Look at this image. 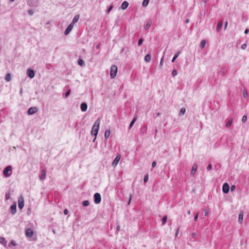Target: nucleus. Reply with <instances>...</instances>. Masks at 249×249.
Masks as SVG:
<instances>
[{
	"instance_id": "1",
	"label": "nucleus",
	"mask_w": 249,
	"mask_h": 249,
	"mask_svg": "<svg viewBox=\"0 0 249 249\" xmlns=\"http://www.w3.org/2000/svg\"><path fill=\"white\" fill-rule=\"evenodd\" d=\"M100 124V118H98L97 120L94 123L92 130L91 131V134L92 135H94L95 137H96L99 129Z\"/></svg>"
},
{
	"instance_id": "2",
	"label": "nucleus",
	"mask_w": 249,
	"mask_h": 249,
	"mask_svg": "<svg viewBox=\"0 0 249 249\" xmlns=\"http://www.w3.org/2000/svg\"><path fill=\"white\" fill-rule=\"evenodd\" d=\"M118 71V68L115 65H112L110 70V76L111 78H114L117 74Z\"/></svg>"
},
{
	"instance_id": "3",
	"label": "nucleus",
	"mask_w": 249,
	"mask_h": 249,
	"mask_svg": "<svg viewBox=\"0 0 249 249\" xmlns=\"http://www.w3.org/2000/svg\"><path fill=\"white\" fill-rule=\"evenodd\" d=\"M12 167L11 166H7L3 171V174L5 178H8L12 175Z\"/></svg>"
},
{
	"instance_id": "4",
	"label": "nucleus",
	"mask_w": 249,
	"mask_h": 249,
	"mask_svg": "<svg viewBox=\"0 0 249 249\" xmlns=\"http://www.w3.org/2000/svg\"><path fill=\"white\" fill-rule=\"evenodd\" d=\"M94 201L95 204H99L101 201V196L99 193H96L94 195Z\"/></svg>"
},
{
	"instance_id": "5",
	"label": "nucleus",
	"mask_w": 249,
	"mask_h": 249,
	"mask_svg": "<svg viewBox=\"0 0 249 249\" xmlns=\"http://www.w3.org/2000/svg\"><path fill=\"white\" fill-rule=\"evenodd\" d=\"M18 205L20 209H22L24 206V199L22 196H20L18 199Z\"/></svg>"
},
{
	"instance_id": "6",
	"label": "nucleus",
	"mask_w": 249,
	"mask_h": 249,
	"mask_svg": "<svg viewBox=\"0 0 249 249\" xmlns=\"http://www.w3.org/2000/svg\"><path fill=\"white\" fill-rule=\"evenodd\" d=\"M27 74L30 78H33L35 77V73L33 70L29 68L27 70Z\"/></svg>"
},
{
	"instance_id": "7",
	"label": "nucleus",
	"mask_w": 249,
	"mask_h": 249,
	"mask_svg": "<svg viewBox=\"0 0 249 249\" xmlns=\"http://www.w3.org/2000/svg\"><path fill=\"white\" fill-rule=\"evenodd\" d=\"M37 108L36 107H31L28 110V114L29 115H33L37 111Z\"/></svg>"
},
{
	"instance_id": "8",
	"label": "nucleus",
	"mask_w": 249,
	"mask_h": 249,
	"mask_svg": "<svg viewBox=\"0 0 249 249\" xmlns=\"http://www.w3.org/2000/svg\"><path fill=\"white\" fill-rule=\"evenodd\" d=\"M121 159V156L120 155H117L114 160L112 162V165L113 167H116L119 162L120 160Z\"/></svg>"
},
{
	"instance_id": "9",
	"label": "nucleus",
	"mask_w": 249,
	"mask_h": 249,
	"mask_svg": "<svg viewBox=\"0 0 249 249\" xmlns=\"http://www.w3.org/2000/svg\"><path fill=\"white\" fill-rule=\"evenodd\" d=\"M73 24L71 23L68 27L66 28V29L65 31L64 34L65 35L67 36L69 34V33L71 32L72 29L73 28Z\"/></svg>"
},
{
	"instance_id": "10",
	"label": "nucleus",
	"mask_w": 249,
	"mask_h": 249,
	"mask_svg": "<svg viewBox=\"0 0 249 249\" xmlns=\"http://www.w3.org/2000/svg\"><path fill=\"white\" fill-rule=\"evenodd\" d=\"M229 185L227 183H225L222 187V191L224 193L227 194L229 191Z\"/></svg>"
},
{
	"instance_id": "11",
	"label": "nucleus",
	"mask_w": 249,
	"mask_h": 249,
	"mask_svg": "<svg viewBox=\"0 0 249 249\" xmlns=\"http://www.w3.org/2000/svg\"><path fill=\"white\" fill-rule=\"evenodd\" d=\"M34 232L33 230L30 228L27 229L25 231V235L28 237H31L33 236Z\"/></svg>"
},
{
	"instance_id": "12",
	"label": "nucleus",
	"mask_w": 249,
	"mask_h": 249,
	"mask_svg": "<svg viewBox=\"0 0 249 249\" xmlns=\"http://www.w3.org/2000/svg\"><path fill=\"white\" fill-rule=\"evenodd\" d=\"M0 244H1L4 247H7V242L5 238L3 237L0 236Z\"/></svg>"
},
{
	"instance_id": "13",
	"label": "nucleus",
	"mask_w": 249,
	"mask_h": 249,
	"mask_svg": "<svg viewBox=\"0 0 249 249\" xmlns=\"http://www.w3.org/2000/svg\"><path fill=\"white\" fill-rule=\"evenodd\" d=\"M128 5H129V3H128V2L127 1H124L122 3V5H121V7H120V8L122 9V10H124L126 9L128 7Z\"/></svg>"
},
{
	"instance_id": "14",
	"label": "nucleus",
	"mask_w": 249,
	"mask_h": 249,
	"mask_svg": "<svg viewBox=\"0 0 249 249\" xmlns=\"http://www.w3.org/2000/svg\"><path fill=\"white\" fill-rule=\"evenodd\" d=\"M16 212H17V206H16V204L15 203L11 206V212L12 213V214H14L16 213Z\"/></svg>"
},
{
	"instance_id": "15",
	"label": "nucleus",
	"mask_w": 249,
	"mask_h": 249,
	"mask_svg": "<svg viewBox=\"0 0 249 249\" xmlns=\"http://www.w3.org/2000/svg\"><path fill=\"white\" fill-rule=\"evenodd\" d=\"M81 109L82 111L85 112L87 110L88 106L86 103H83L81 104Z\"/></svg>"
},
{
	"instance_id": "16",
	"label": "nucleus",
	"mask_w": 249,
	"mask_h": 249,
	"mask_svg": "<svg viewBox=\"0 0 249 249\" xmlns=\"http://www.w3.org/2000/svg\"><path fill=\"white\" fill-rule=\"evenodd\" d=\"M79 18L80 16L79 15H76L73 18L72 21L71 23L73 24V25H74V24L76 23L78 21Z\"/></svg>"
},
{
	"instance_id": "17",
	"label": "nucleus",
	"mask_w": 249,
	"mask_h": 249,
	"mask_svg": "<svg viewBox=\"0 0 249 249\" xmlns=\"http://www.w3.org/2000/svg\"><path fill=\"white\" fill-rule=\"evenodd\" d=\"M197 169V166L196 164H194L192 168L191 174L194 175L196 173Z\"/></svg>"
},
{
	"instance_id": "18",
	"label": "nucleus",
	"mask_w": 249,
	"mask_h": 249,
	"mask_svg": "<svg viewBox=\"0 0 249 249\" xmlns=\"http://www.w3.org/2000/svg\"><path fill=\"white\" fill-rule=\"evenodd\" d=\"M46 174V172L45 170H43L42 171L41 175L39 178L40 180H43L45 178Z\"/></svg>"
},
{
	"instance_id": "19",
	"label": "nucleus",
	"mask_w": 249,
	"mask_h": 249,
	"mask_svg": "<svg viewBox=\"0 0 249 249\" xmlns=\"http://www.w3.org/2000/svg\"><path fill=\"white\" fill-rule=\"evenodd\" d=\"M222 25H223V21H220L218 22V23L217 24V26L216 27V31L217 32H219L220 30V29H221V27L222 26Z\"/></svg>"
},
{
	"instance_id": "20",
	"label": "nucleus",
	"mask_w": 249,
	"mask_h": 249,
	"mask_svg": "<svg viewBox=\"0 0 249 249\" xmlns=\"http://www.w3.org/2000/svg\"><path fill=\"white\" fill-rule=\"evenodd\" d=\"M232 124V119H231L229 120L228 122L226 124L225 126L227 128H229L231 126Z\"/></svg>"
},
{
	"instance_id": "21",
	"label": "nucleus",
	"mask_w": 249,
	"mask_h": 249,
	"mask_svg": "<svg viewBox=\"0 0 249 249\" xmlns=\"http://www.w3.org/2000/svg\"><path fill=\"white\" fill-rule=\"evenodd\" d=\"M238 221L240 224H242L243 221V214L240 213L238 216Z\"/></svg>"
},
{
	"instance_id": "22",
	"label": "nucleus",
	"mask_w": 249,
	"mask_h": 249,
	"mask_svg": "<svg viewBox=\"0 0 249 249\" xmlns=\"http://www.w3.org/2000/svg\"><path fill=\"white\" fill-rule=\"evenodd\" d=\"M151 55L149 54H147L144 57V60L146 62H149L151 60Z\"/></svg>"
},
{
	"instance_id": "23",
	"label": "nucleus",
	"mask_w": 249,
	"mask_h": 249,
	"mask_svg": "<svg viewBox=\"0 0 249 249\" xmlns=\"http://www.w3.org/2000/svg\"><path fill=\"white\" fill-rule=\"evenodd\" d=\"M110 135V131L109 130H106L105 132V137L106 139H108Z\"/></svg>"
},
{
	"instance_id": "24",
	"label": "nucleus",
	"mask_w": 249,
	"mask_h": 249,
	"mask_svg": "<svg viewBox=\"0 0 249 249\" xmlns=\"http://www.w3.org/2000/svg\"><path fill=\"white\" fill-rule=\"evenodd\" d=\"M206 42L205 40H202L200 43V47L202 49L204 48L206 45Z\"/></svg>"
},
{
	"instance_id": "25",
	"label": "nucleus",
	"mask_w": 249,
	"mask_h": 249,
	"mask_svg": "<svg viewBox=\"0 0 249 249\" xmlns=\"http://www.w3.org/2000/svg\"><path fill=\"white\" fill-rule=\"evenodd\" d=\"M151 22L150 21H148L144 27L145 29V30L149 29L151 26Z\"/></svg>"
},
{
	"instance_id": "26",
	"label": "nucleus",
	"mask_w": 249,
	"mask_h": 249,
	"mask_svg": "<svg viewBox=\"0 0 249 249\" xmlns=\"http://www.w3.org/2000/svg\"><path fill=\"white\" fill-rule=\"evenodd\" d=\"M5 80L7 81H11V74L10 73H8L6 74V76H5Z\"/></svg>"
},
{
	"instance_id": "27",
	"label": "nucleus",
	"mask_w": 249,
	"mask_h": 249,
	"mask_svg": "<svg viewBox=\"0 0 249 249\" xmlns=\"http://www.w3.org/2000/svg\"><path fill=\"white\" fill-rule=\"evenodd\" d=\"M180 54V52H178L177 53H176L174 56L173 57L172 60V62H175V60L177 58V57L179 56Z\"/></svg>"
},
{
	"instance_id": "28",
	"label": "nucleus",
	"mask_w": 249,
	"mask_h": 249,
	"mask_svg": "<svg viewBox=\"0 0 249 249\" xmlns=\"http://www.w3.org/2000/svg\"><path fill=\"white\" fill-rule=\"evenodd\" d=\"M186 111V109L185 108H181L179 111V115H183Z\"/></svg>"
},
{
	"instance_id": "29",
	"label": "nucleus",
	"mask_w": 249,
	"mask_h": 249,
	"mask_svg": "<svg viewBox=\"0 0 249 249\" xmlns=\"http://www.w3.org/2000/svg\"><path fill=\"white\" fill-rule=\"evenodd\" d=\"M149 3L148 0H144L142 2V5L143 7H146Z\"/></svg>"
},
{
	"instance_id": "30",
	"label": "nucleus",
	"mask_w": 249,
	"mask_h": 249,
	"mask_svg": "<svg viewBox=\"0 0 249 249\" xmlns=\"http://www.w3.org/2000/svg\"><path fill=\"white\" fill-rule=\"evenodd\" d=\"M136 120V118H133V119L132 120V121H131V122L130 123V124H129V128H131L132 127V126L135 123Z\"/></svg>"
},
{
	"instance_id": "31",
	"label": "nucleus",
	"mask_w": 249,
	"mask_h": 249,
	"mask_svg": "<svg viewBox=\"0 0 249 249\" xmlns=\"http://www.w3.org/2000/svg\"><path fill=\"white\" fill-rule=\"evenodd\" d=\"M82 204L84 206H88L89 204V202L88 200H85L83 201Z\"/></svg>"
},
{
	"instance_id": "32",
	"label": "nucleus",
	"mask_w": 249,
	"mask_h": 249,
	"mask_svg": "<svg viewBox=\"0 0 249 249\" xmlns=\"http://www.w3.org/2000/svg\"><path fill=\"white\" fill-rule=\"evenodd\" d=\"M78 64L80 66H83L84 65V62L82 59H79L78 60Z\"/></svg>"
},
{
	"instance_id": "33",
	"label": "nucleus",
	"mask_w": 249,
	"mask_h": 249,
	"mask_svg": "<svg viewBox=\"0 0 249 249\" xmlns=\"http://www.w3.org/2000/svg\"><path fill=\"white\" fill-rule=\"evenodd\" d=\"M167 216L166 215L164 216L162 219V225H163L167 221Z\"/></svg>"
},
{
	"instance_id": "34",
	"label": "nucleus",
	"mask_w": 249,
	"mask_h": 249,
	"mask_svg": "<svg viewBox=\"0 0 249 249\" xmlns=\"http://www.w3.org/2000/svg\"><path fill=\"white\" fill-rule=\"evenodd\" d=\"M243 94L244 98H247L248 96V92L246 89H244L243 91Z\"/></svg>"
},
{
	"instance_id": "35",
	"label": "nucleus",
	"mask_w": 249,
	"mask_h": 249,
	"mask_svg": "<svg viewBox=\"0 0 249 249\" xmlns=\"http://www.w3.org/2000/svg\"><path fill=\"white\" fill-rule=\"evenodd\" d=\"M177 73H178L177 71L176 70H174L172 72V75L173 77H175L177 75Z\"/></svg>"
},
{
	"instance_id": "36",
	"label": "nucleus",
	"mask_w": 249,
	"mask_h": 249,
	"mask_svg": "<svg viewBox=\"0 0 249 249\" xmlns=\"http://www.w3.org/2000/svg\"><path fill=\"white\" fill-rule=\"evenodd\" d=\"M247 45L246 43H244L241 46V49L243 50H245L247 48Z\"/></svg>"
},
{
	"instance_id": "37",
	"label": "nucleus",
	"mask_w": 249,
	"mask_h": 249,
	"mask_svg": "<svg viewBox=\"0 0 249 249\" xmlns=\"http://www.w3.org/2000/svg\"><path fill=\"white\" fill-rule=\"evenodd\" d=\"M10 198V194L9 193H6L5 194V199L8 200Z\"/></svg>"
},
{
	"instance_id": "38",
	"label": "nucleus",
	"mask_w": 249,
	"mask_h": 249,
	"mask_svg": "<svg viewBox=\"0 0 249 249\" xmlns=\"http://www.w3.org/2000/svg\"><path fill=\"white\" fill-rule=\"evenodd\" d=\"M247 120V116L246 115H244L242 117V121L244 123V122H246Z\"/></svg>"
},
{
	"instance_id": "39",
	"label": "nucleus",
	"mask_w": 249,
	"mask_h": 249,
	"mask_svg": "<svg viewBox=\"0 0 249 249\" xmlns=\"http://www.w3.org/2000/svg\"><path fill=\"white\" fill-rule=\"evenodd\" d=\"M148 179V175H146L144 176L143 178V181L144 183L146 182Z\"/></svg>"
},
{
	"instance_id": "40",
	"label": "nucleus",
	"mask_w": 249,
	"mask_h": 249,
	"mask_svg": "<svg viewBox=\"0 0 249 249\" xmlns=\"http://www.w3.org/2000/svg\"><path fill=\"white\" fill-rule=\"evenodd\" d=\"M143 42V39L142 38H140L138 41V46H141Z\"/></svg>"
},
{
	"instance_id": "41",
	"label": "nucleus",
	"mask_w": 249,
	"mask_h": 249,
	"mask_svg": "<svg viewBox=\"0 0 249 249\" xmlns=\"http://www.w3.org/2000/svg\"><path fill=\"white\" fill-rule=\"evenodd\" d=\"M11 244L13 246H16L17 245L16 242L14 240L11 241Z\"/></svg>"
},
{
	"instance_id": "42",
	"label": "nucleus",
	"mask_w": 249,
	"mask_h": 249,
	"mask_svg": "<svg viewBox=\"0 0 249 249\" xmlns=\"http://www.w3.org/2000/svg\"><path fill=\"white\" fill-rule=\"evenodd\" d=\"M112 8H113V6H112V5H111V6L109 7V8L108 9V10H107V14H109V12H110V11L112 10Z\"/></svg>"
},
{
	"instance_id": "43",
	"label": "nucleus",
	"mask_w": 249,
	"mask_h": 249,
	"mask_svg": "<svg viewBox=\"0 0 249 249\" xmlns=\"http://www.w3.org/2000/svg\"><path fill=\"white\" fill-rule=\"evenodd\" d=\"M198 213H197L196 215H195V217H194V221H197V218H198Z\"/></svg>"
},
{
	"instance_id": "44",
	"label": "nucleus",
	"mask_w": 249,
	"mask_h": 249,
	"mask_svg": "<svg viewBox=\"0 0 249 249\" xmlns=\"http://www.w3.org/2000/svg\"><path fill=\"white\" fill-rule=\"evenodd\" d=\"M71 90H69L65 94V97L67 98L70 94Z\"/></svg>"
},
{
	"instance_id": "45",
	"label": "nucleus",
	"mask_w": 249,
	"mask_h": 249,
	"mask_svg": "<svg viewBox=\"0 0 249 249\" xmlns=\"http://www.w3.org/2000/svg\"><path fill=\"white\" fill-rule=\"evenodd\" d=\"M212 169V165L211 164H209L207 167V170L208 171Z\"/></svg>"
},
{
	"instance_id": "46",
	"label": "nucleus",
	"mask_w": 249,
	"mask_h": 249,
	"mask_svg": "<svg viewBox=\"0 0 249 249\" xmlns=\"http://www.w3.org/2000/svg\"><path fill=\"white\" fill-rule=\"evenodd\" d=\"M157 165V163L156 161H153L152 164V166L153 168L155 167Z\"/></svg>"
},
{
	"instance_id": "47",
	"label": "nucleus",
	"mask_w": 249,
	"mask_h": 249,
	"mask_svg": "<svg viewBox=\"0 0 249 249\" xmlns=\"http://www.w3.org/2000/svg\"><path fill=\"white\" fill-rule=\"evenodd\" d=\"M209 212L208 210H205V216H207L208 215V214H209Z\"/></svg>"
},
{
	"instance_id": "48",
	"label": "nucleus",
	"mask_w": 249,
	"mask_h": 249,
	"mask_svg": "<svg viewBox=\"0 0 249 249\" xmlns=\"http://www.w3.org/2000/svg\"><path fill=\"white\" fill-rule=\"evenodd\" d=\"M33 12H34L32 10H30L28 11V14L30 15H32L33 14Z\"/></svg>"
},
{
	"instance_id": "49",
	"label": "nucleus",
	"mask_w": 249,
	"mask_h": 249,
	"mask_svg": "<svg viewBox=\"0 0 249 249\" xmlns=\"http://www.w3.org/2000/svg\"><path fill=\"white\" fill-rule=\"evenodd\" d=\"M228 22L227 21H226L225 23V27H224V30H226L227 27V26H228Z\"/></svg>"
},
{
	"instance_id": "50",
	"label": "nucleus",
	"mask_w": 249,
	"mask_h": 249,
	"mask_svg": "<svg viewBox=\"0 0 249 249\" xmlns=\"http://www.w3.org/2000/svg\"><path fill=\"white\" fill-rule=\"evenodd\" d=\"M163 57H162L160 62V65L161 66L163 64Z\"/></svg>"
},
{
	"instance_id": "51",
	"label": "nucleus",
	"mask_w": 249,
	"mask_h": 249,
	"mask_svg": "<svg viewBox=\"0 0 249 249\" xmlns=\"http://www.w3.org/2000/svg\"><path fill=\"white\" fill-rule=\"evenodd\" d=\"M68 210L66 209H65L64 211V213L66 215L68 214Z\"/></svg>"
},
{
	"instance_id": "52",
	"label": "nucleus",
	"mask_w": 249,
	"mask_h": 249,
	"mask_svg": "<svg viewBox=\"0 0 249 249\" xmlns=\"http://www.w3.org/2000/svg\"><path fill=\"white\" fill-rule=\"evenodd\" d=\"M235 188V185H232L231 187V191H233Z\"/></svg>"
},
{
	"instance_id": "53",
	"label": "nucleus",
	"mask_w": 249,
	"mask_h": 249,
	"mask_svg": "<svg viewBox=\"0 0 249 249\" xmlns=\"http://www.w3.org/2000/svg\"><path fill=\"white\" fill-rule=\"evenodd\" d=\"M178 233H179V229H178L176 231L175 236L177 237L178 235Z\"/></svg>"
},
{
	"instance_id": "54",
	"label": "nucleus",
	"mask_w": 249,
	"mask_h": 249,
	"mask_svg": "<svg viewBox=\"0 0 249 249\" xmlns=\"http://www.w3.org/2000/svg\"><path fill=\"white\" fill-rule=\"evenodd\" d=\"M131 199H132V195H130V199L129 200V201H128V204L129 205L130 203V202H131Z\"/></svg>"
},
{
	"instance_id": "55",
	"label": "nucleus",
	"mask_w": 249,
	"mask_h": 249,
	"mask_svg": "<svg viewBox=\"0 0 249 249\" xmlns=\"http://www.w3.org/2000/svg\"><path fill=\"white\" fill-rule=\"evenodd\" d=\"M249 30H248V29H246V30H245V34H248V32H249Z\"/></svg>"
},
{
	"instance_id": "56",
	"label": "nucleus",
	"mask_w": 249,
	"mask_h": 249,
	"mask_svg": "<svg viewBox=\"0 0 249 249\" xmlns=\"http://www.w3.org/2000/svg\"><path fill=\"white\" fill-rule=\"evenodd\" d=\"M19 93L21 95H22V89H20Z\"/></svg>"
},
{
	"instance_id": "57",
	"label": "nucleus",
	"mask_w": 249,
	"mask_h": 249,
	"mask_svg": "<svg viewBox=\"0 0 249 249\" xmlns=\"http://www.w3.org/2000/svg\"><path fill=\"white\" fill-rule=\"evenodd\" d=\"M187 213H188V215H190L191 214V211H188L187 212Z\"/></svg>"
},
{
	"instance_id": "58",
	"label": "nucleus",
	"mask_w": 249,
	"mask_h": 249,
	"mask_svg": "<svg viewBox=\"0 0 249 249\" xmlns=\"http://www.w3.org/2000/svg\"><path fill=\"white\" fill-rule=\"evenodd\" d=\"M11 246H12L11 244V243L8 245V247L9 248H11Z\"/></svg>"
},
{
	"instance_id": "59",
	"label": "nucleus",
	"mask_w": 249,
	"mask_h": 249,
	"mask_svg": "<svg viewBox=\"0 0 249 249\" xmlns=\"http://www.w3.org/2000/svg\"><path fill=\"white\" fill-rule=\"evenodd\" d=\"M96 137H95V138L94 139V140H93V142L95 141V140H96Z\"/></svg>"
},
{
	"instance_id": "60",
	"label": "nucleus",
	"mask_w": 249,
	"mask_h": 249,
	"mask_svg": "<svg viewBox=\"0 0 249 249\" xmlns=\"http://www.w3.org/2000/svg\"><path fill=\"white\" fill-rule=\"evenodd\" d=\"M157 115H158V116H160V113L158 112V113H157Z\"/></svg>"
},
{
	"instance_id": "61",
	"label": "nucleus",
	"mask_w": 249,
	"mask_h": 249,
	"mask_svg": "<svg viewBox=\"0 0 249 249\" xmlns=\"http://www.w3.org/2000/svg\"><path fill=\"white\" fill-rule=\"evenodd\" d=\"M192 235H193V236H195V233H193L192 234Z\"/></svg>"
},
{
	"instance_id": "62",
	"label": "nucleus",
	"mask_w": 249,
	"mask_h": 249,
	"mask_svg": "<svg viewBox=\"0 0 249 249\" xmlns=\"http://www.w3.org/2000/svg\"><path fill=\"white\" fill-rule=\"evenodd\" d=\"M96 48H99V45H97V46H96Z\"/></svg>"
},
{
	"instance_id": "63",
	"label": "nucleus",
	"mask_w": 249,
	"mask_h": 249,
	"mask_svg": "<svg viewBox=\"0 0 249 249\" xmlns=\"http://www.w3.org/2000/svg\"><path fill=\"white\" fill-rule=\"evenodd\" d=\"M10 0V1L13 2V1H14L15 0Z\"/></svg>"
},
{
	"instance_id": "64",
	"label": "nucleus",
	"mask_w": 249,
	"mask_h": 249,
	"mask_svg": "<svg viewBox=\"0 0 249 249\" xmlns=\"http://www.w3.org/2000/svg\"><path fill=\"white\" fill-rule=\"evenodd\" d=\"M188 22H189V20H187L186 21V22H187V23H188Z\"/></svg>"
}]
</instances>
